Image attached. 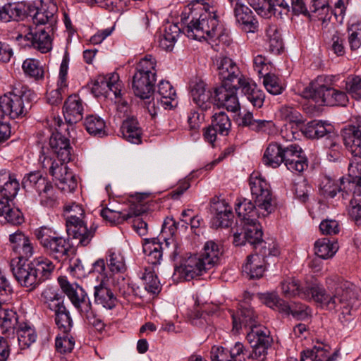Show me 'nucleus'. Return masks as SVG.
<instances>
[{"label": "nucleus", "instance_id": "nucleus-27", "mask_svg": "<svg viewBox=\"0 0 361 361\" xmlns=\"http://www.w3.org/2000/svg\"><path fill=\"white\" fill-rule=\"evenodd\" d=\"M265 259L259 253L250 255L243 266V273L250 279L261 278L266 269Z\"/></svg>", "mask_w": 361, "mask_h": 361}, {"label": "nucleus", "instance_id": "nucleus-63", "mask_svg": "<svg viewBox=\"0 0 361 361\" xmlns=\"http://www.w3.org/2000/svg\"><path fill=\"white\" fill-rule=\"evenodd\" d=\"M267 18H269L271 15L281 16L284 11L289 10L288 4L284 0H267Z\"/></svg>", "mask_w": 361, "mask_h": 361}, {"label": "nucleus", "instance_id": "nucleus-20", "mask_svg": "<svg viewBox=\"0 0 361 361\" xmlns=\"http://www.w3.org/2000/svg\"><path fill=\"white\" fill-rule=\"evenodd\" d=\"M122 83L116 73H112L106 76L99 77L92 87V92L97 95L110 96L112 92L114 96L120 94Z\"/></svg>", "mask_w": 361, "mask_h": 361}, {"label": "nucleus", "instance_id": "nucleus-58", "mask_svg": "<svg viewBox=\"0 0 361 361\" xmlns=\"http://www.w3.org/2000/svg\"><path fill=\"white\" fill-rule=\"evenodd\" d=\"M347 92L355 99L361 100V75H350L344 81Z\"/></svg>", "mask_w": 361, "mask_h": 361}, {"label": "nucleus", "instance_id": "nucleus-33", "mask_svg": "<svg viewBox=\"0 0 361 361\" xmlns=\"http://www.w3.org/2000/svg\"><path fill=\"white\" fill-rule=\"evenodd\" d=\"M239 87H240L242 92L253 106L261 108L263 106L265 94L255 82H250L246 78Z\"/></svg>", "mask_w": 361, "mask_h": 361}, {"label": "nucleus", "instance_id": "nucleus-30", "mask_svg": "<svg viewBox=\"0 0 361 361\" xmlns=\"http://www.w3.org/2000/svg\"><path fill=\"white\" fill-rule=\"evenodd\" d=\"M180 32V28L176 24H167L164 30L157 37L159 47L165 51H171Z\"/></svg>", "mask_w": 361, "mask_h": 361}, {"label": "nucleus", "instance_id": "nucleus-17", "mask_svg": "<svg viewBox=\"0 0 361 361\" xmlns=\"http://www.w3.org/2000/svg\"><path fill=\"white\" fill-rule=\"evenodd\" d=\"M239 85L219 86L214 90L216 101L219 106L227 111L236 112L240 109V104L237 95Z\"/></svg>", "mask_w": 361, "mask_h": 361}, {"label": "nucleus", "instance_id": "nucleus-39", "mask_svg": "<svg viewBox=\"0 0 361 361\" xmlns=\"http://www.w3.org/2000/svg\"><path fill=\"white\" fill-rule=\"evenodd\" d=\"M16 329L18 345L20 349L28 348L36 341L37 338L36 331L34 327L28 323L20 322Z\"/></svg>", "mask_w": 361, "mask_h": 361}, {"label": "nucleus", "instance_id": "nucleus-37", "mask_svg": "<svg viewBox=\"0 0 361 361\" xmlns=\"http://www.w3.org/2000/svg\"><path fill=\"white\" fill-rule=\"evenodd\" d=\"M243 225V233L247 238V243L253 245L255 249H257L259 245L266 244V242L262 240V226L257 223L256 220H250L241 223Z\"/></svg>", "mask_w": 361, "mask_h": 361}, {"label": "nucleus", "instance_id": "nucleus-25", "mask_svg": "<svg viewBox=\"0 0 361 361\" xmlns=\"http://www.w3.org/2000/svg\"><path fill=\"white\" fill-rule=\"evenodd\" d=\"M0 20L5 22L22 20L26 15V5L23 2H6L0 0Z\"/></svg>", "mask_w": 361, "mask_h": 361}, {"label": "nucleus", "instance_id": "nucleus-35", "mask_svg": "<svg viewBox=\"0 0 361 361\" xmlns=\"http://www.w3.org/2000/svg\"><path fill=\"white\" fill-rule=\"evenodd\" d=\"M231 316L233 328L236 330H238L242 324L245 326H250L251 329L254 326H257L255 324L257 315L253 309L246 303L240 305V308L237 313L235 314L233 312Z\"/></svg>", "mask_w": 361, "mask_h": 361}, {"label": "nucleus", "instance_id": "nucleus-38", "mask_svg": "<svg viewBox=\"0 0 361 361\" xmlns=\"http://www.w3.org/2000/svg\"><path fill=\"white\" fill-rule=\"evenodd\" d=\"M284 147L277 142H271L266 147L262 161L263 163L272 168L279 167L283 163Z\"/></svg>", "mask_w": 361, "mask_h": 361}, {"label": "nucleus", "instance_id": "nucleus-36", "mask_svg": "<svg viewBox=\"0 0 361 361\" xmlns=\"http://www.w3.org/2000/svg\"><path fill=\"white\" fill-rule=\"evenodd\" d=\"M300 130L305 137L311 139H318L330 134L333 130V126L326 121L314 120L307 123Z\"/></svg>", "mask_w": 361, "mask_h": 361}, {"label": "nucleus", "instance_id": "nucleus-10", "mask_svg": "<svg viewBox=\"0 0 361 361\" xmlns=\"http://www.w3.org/2000/svg\"><path fill=\"white\" fill-rule=\"evenodd\" d=\"M214 64L221 81V86L240 85L246 78L236 63L230 58L220 56L216 58Z\"/></svg>", "mask_w": 361, "mask_h": 361}, {"label": "nucleus", "instance_id": "nucleus-32", "mask_svg": "<svg viewBox=\"0 0 361 361\" xmlns=\"http://www.w3.org/2000/svg\"><path fill=\"white\" fill-rule=\"evenodd\" d=\"M157 93L160 98L157 100L165 109H171L178 104L176 90L171 84L166 80H161L157 86Z\"/></svg>", "mask_w": 361, "mask_h": 361}, {"label": "nucleus", "instance_id": "nucleus-44", "mask_svg": "<svg viewBox=\"0 0 361 361\" xmlns=\"http://www.w3.org/2000/svg\"><path fill=\"white\" fill-rule=\"evenodd\" d=\"M142 249L149 264L157 265L160 263L162 258V247L156 239H145Z\"/></svg>", "mask_w": 361, "mask_h": 361}, {"label": "nucleus", "instance_id": "nucleus-12", "mask_svg": "<svg viewBox=\"0 0 361 361\" xmlns=\"http://www.w3.org/2000/svg\"><path fill=\"white\" fill-rule=\"evenodd\" d=\"M59 283L63 292L80 314L91 313V302L82 287L77 283H71L63 277L59 278Z\"/></svg>", "mask_w": 361, "mask_h": 361}, {"label": "nucleus", "instance_id": "nucleus-62", "mask_svg": "<svg viewBox=\"0 0 361 361\" xmlns=\"http://www.w3.org/2000/svg\"><path fill=\"white\" fill-rule=\"evenodd\" d=\"M74 338L68 333L63 334L56 338L55 345L56 350L61 353H71L74 348Z\"/></svg>", "mask_w": 361, "mask_h": 361}, {"label": "nucleus", "instance_id": "nucleus-47", "mask_svg": "<svg viewBox=\"0 0 361 361\" xmlns=\"http://www.w3.org/2000/svg\"><path fill=\"white\" fill-rule=\"evenodd\" d=\"M314 250L315 254L319 258L326 259L332 257L336 253L338 245L336 242H331L329 238H324L315 242Z\"/></svg>", "mask_w": 361, "mask_h": 361}, {"label": "nucleus", "instance_id": "nucleus-24", "mask_svg": "<svg viewBox=\"0 0 361 361\" xmlns=\"http://www.w3.org/2000/svg\"><path fill=\"white\" fill-rule=\"evenodd\" d=\"M191 97L193 102L202 110L207 111L212 106V92L202 80L191 85Z\"/></svg>", "mask_w": 361, "mask_h": 361}, {"label": "nucleus", "instance_id": "nucleus-41", "mask_svg": "<svg viewBox=\"0 0 361 361\" xmlns=\"http://www.w3.org/2000/svg\"><path fill=\"white\" fill-rule=\"evenodd\" d=\"M35 269H36L38 278L41 283L49 279L52 276L55 265L52 261L44 256H39L31 261Z\"/></svg>", "mask_w": 361, "mask_h": 361}, {"label": "nucleus", "instance_id": "nucleus-6", "mask_svg": "<svg viewBox=\"0 0 361 361\" xmlns=\"http://www.w3.org/2000/svg\"><path fill=\"white\" fill-rule=\"evenodd\" d=\"M63 216L68 235L78 240V246L88 245L94 235L96 228H87L82 206L76 202L66 204L63 207Z\"/></svg>", "mask_w": 361, "mask_h": 361}, {"label": "nucleus", "instance_id": "nucleus-40", "mask_svg": "<svg viewBox=\"0 0 361 361\" xmlns=\"http://www.w3.org/2000/svg\"><path fill=\"white\" fill-rule=\"evenodd\" d=\"M94 302L106 309L111 310L115 307L116 298L113 292L103 282L94 287Z\"/></svg>", "mask_w": 361, "mask_h": 361}, {"label": "nucleus", "instance_id": "nucleus-11", "mask_svg": "<svg viewBox=\"0 0 361 361\" xmlns=\"http://www.w3.org/2000/svg\"><path fill=\"white\" fill-rule=\"evenodd\" d=\"M344 145L351 154L349 163L350 174L361 175V126L343 137Z\"/></svg>", "mask_w": 361, "mask_h": 361}, {"label": "nucleus", "instance_id": "nucleus-34", "mask_svg": "<svg viewBox=\"0 0 361 361\" xmlns=\"http://www.w3.org/2000/svg\"><path fill=\"white\" fill-rule=\"evenodd\" d=\"M40 300L51 311L59 310L64 305V297L56 287L46 286L40 295Z\"/></svg>", "mask_w": 361, "mask_h": 361}, {"label": "nucleus", "instance_id": "nucleus-7", "mask_svg": "<svg viewBox=\"0 0 361 361\" xmlns=\"http://www.w3.org/2000/svg\"><path fill=\"white\" fill-rule=\"evenodd\" d=\"M34 235L44 252L54 259L61 261L68 256L71 248L68 240L56 231L41 226L35 231Z\"/></svg>", "mask_w": 361, "mask_h": 361}, {"label": "nucleus", "instance_id": "nucleus-29", "mask_svg": "<svg viewBox=\"0 0 361 361\" xmlns=\"http://www.w3.org/2000/svg\"><path fill=\"white\" fill-rule=\"evenodd\" d=\"M120 132L122 137L130 143L138 145L142 142V130L134 117L127 118L123 121Z\"/></svg>", "mask_w": 361, "mask_h": 361}, {"label": "nucleus", "instance_id": "nucleus-19", "mask_svg": "<svg viewBox=\"0 0 361 361\" xmlns=\"http://www.w3.org/2000/svg\"><path fill=\"white\" fill-rule=\"evenodd\" d=\"M233 13L238 25L246 32H255L258 29V21L251 9L238 1L233 5Z\"/></svg>", "mask_w": 361, "mask_h": 361}, {"label": "nucleus", "instance_id": "nucleus-60", "mask_svg": "<svg viewBox=\"0 0 361 361\" xmlns=\"http://www.w3.org/2000/svg\"><path fill=\"white\" fill-rule=\"evenodd\" d=\"M264 76V85L266 90L271 94L278 95L282 93L284 87L279 78L274 74L265 73Z\"/></svg>", "mask_w": 361, "mask_h": 361}, {"label": "nucleus", "instance_id": "nucleus-14", "mask_svg": "<svg viewBox=\"0 0 361 361\" xmlns=\"http://www.w3.org/2000/svg\"><path fill=\"white\" fill-rule=\"evenodd\" d=\"M69 57L65 54L60 65L56 88L47 92V99L51 105H58L61 103L63 97L68 93V83L67 80Z\"/></svg>", "mask_w": 361, "mask_h": 361}, {"label": "nucleus", "instance_id": "nucleus-2", "mask_svg": "<svg viewBox=\"0 0 361 361\" xmlns=\"http://www.w3.org/2000/svg\"><path fill=\"white\" fill-rule=\"evenodd\" d=\"M49 147H42L39 162L44 169L49 170L61 190L68 192L74 191L77 188V180L67 166L72 156L69 140L61 133L54 132L49 139Z\"/></svg>", "mask_w": 361, "mask_h": 361}, {"label": "nucleus", "instance_id": "nucleus-52", "mask_svg": "<svg viewBox=\"0 0 361 361\" xmlns=\"http://www.w3.org/2000/svg\"><path fill=\"white\" fill-rule=\"evenodd\" d=\"M55 313V322L62 334L69 333L73 327V320L70 313L65 305L54 311Z\"/></svg>", "mask_w": 361, "mask_h": 361}, {"label": "nucleus", "instance_id": "nucleus-64", "mask_svg": "<svg viewBox=\"0 0 361 361\" xmlns=\"http://www.w3.org/2000/svg\"><path fill=\"white\" fill-rule=\"evenodd\" d=\"M288 310L283 312L285 314H291L294 318L298 320H304L310 315V310L308 307L303 304H295L292 306L288 305Z\"/></svg>", "mask_w": 361, "mask_h": 361}, {"label": "nucleus", "instance_id": "nucleus-3", "mask_svg": "<svg viewBox=\"0 0 361 361\" xmlns=\"http://www.w3.org/2000/svg\"><path fill=\"white\" fill-rule=\"evenodd\" d=\"M252 200H243L236 204L235 212L241 223L256 220L255 216L265 217L275 209V204L270 190V185L258 171L251 173L249 178Z\"/></svg>", "mask_w": 361, "mask_h": 361}, {"label": "nucleus", "instance_id": "nucleus-26", "mask_svg": "<svg viewBox=\"0 0 361 361\" xmlns=\"http://www.w3.org/2000/svg\"><path fill=\"white\" fill-rule=\"evenodd\" d=\"M156 78L152 75H143L135 73L133 78V90L135 94L141 99L150 97Z\"/></svg>", "mask_w": 361, "mask_h": 361}, {"label": "nucleus", "instance_id": "nucleus-13", "mask_svg": "<svg viewBox=\"0 0 361 361\" xmlns=\"http://www.w3.org/2000/svg\"><path fill=\"white\" fill-rule=\"evenodd\" d=\"M11 265L13 276L22 287L32 291L42 283L31 262L21 263L19 261L16 265Z\"/></svg>", "mask_w": 361, "mask_h": 361}, {"label": "nucleus", "instance_id": "nucleus-5", "mask_svg": "<svg viewBox=\"0 0 361 361\" xmlns=\"http://www.w3.org/2000/svg\"><path fill=\"white\" fill-rule=\"evenodd\" d=\"M336 78L334 75L317 77L305 88L302 96L319 105L345 106L348 101L347 94L333 87Z\"/></svg>", "mask_w": 361, "mask_h": 361}, {"label": "nucleus", "instance_id": "nucleus-55", "mask_svg": "<svg viewBox=\"0 0 361 361\" xmlns=\"http://www.w3.org/2000/svg\"><path fill=\"white\" fill-rule=\"evenodd\" d=\"M211 125L218 130L220 135H227L231 128V122L228 115L224 111L215 113Z\"/></svg>", "mask_w": 361, "mask_h": 361}, {"label": "nucleus", "instance_id": "nucleus-18", "mask_svg": "<svg viewBox=\"0 0 361 361\" xmlns=\"http://www.w3.org/2000/svg\"><path fill=\"white\" fill-rule=\"evenodd\" d=\"M56 29L49 28L31 29L25 38L30 41L31 46L41 53H47L52 49V41Z\"/></svg>", "mask_w": 361, "mask_h": 361}, {"label": "nucleus", "instance_id": "nucleus-48", "mask_svg": "<svg viewBox=\"0 0 361 361\" xmlns=\"http://www.w3.org/2000/svg\"><path fill=\"white\" fill-rule=\"evenodd\" d=\"M266 40L268 49L274 54H279L283 49V40L279 29L275 25H269L266 30Z\"/></svg>", "mask_w": 361, "mask_h": 361}, {"label": "nucleus", "instance_id": "nucleus-54", "mask_svg": "<svg viewBox=\"0 0 361 361\" xmlns=\"http://www.w3.org/2000/svg\"><path fill=\"white\" fill-rule=\"evenodd\" d=\"M84 126L86 130L91 135L98 136L105 135V122L97 116H87L85 119Z\"/></svg>", "mask_w": 361, "mask_h": 361}, {"label": "nucleus", "instance_id": "nucleus-42", "mask_svg": "<svg viewBox=\"0 0 361 361\" xmlns=\"http://www.w3.org/2000/svg\"><path fill=\"white\" fill-rule=\"evenodd\" d=\"M142 212L141 209L130 208L127 212L114 210L109 208H104L100 211V214L104 219L111 224H121L133 218V215H139Z\"/></svg>", "mask_w": 361, "mask_h": 361}, {"label": "nucleus", "instance_id": "nucleus-8", "mask_svg": "<svg viewBox=\"0 0 361 361\" xmlns=\"http://www.w3.org/2000/svg\"><path fill=\"white\" fill-rule=\"evenodd\" d=\"M23 185L25 188L33 189L37 192V200L42 206L54 208L59 204L56 190L39 171H32L27 174L23 178Z\"/></svg>", "mask_w": 361, "mask_h": 361}, {"label": "nucleus", "instance_id": "nucleus-45", "mask_svg": "<svg viewBox=\"0 0 361 361\" xmlns=\"http://www.w3.org/2000/svg\"><path fill=\"white\" fill-rule=\"evenodd\" d=\"M247 339L251 345L271 346L272 338L269 331L264 326H254L247 334Z\"/></svg>", "mask_w": 361, "mask_h": 361}, {"label": "nucleus", "instance_id": "nucleus-53", "mask_svg": "<svg viewBox=\"0 0 361 361\" xmlns=\"http://www.w3.org/2000/svg\"><path fill=\"white\" fill-rule=\"evenodd\" d=\"M259 298L267 307L274 310L283 313V312H287L289 310L288 303L280 299L276 293H262Z\"/></svg>", "mask_w": 361, "mask_h": 361}, {"label": "nucleus", "instance_id": "nucleus-31", "mask_svg": "<svg viewBox=\"0 0 361 361\" xmlns=\"http://www.w3.org/2000/svg\"><path fill=\"white\" fill-rule=\"evenodd\" d=\"M8 302H0V328L3 334L14 332L18 321L17 313L7 307Z\"/></svg>", "mask_w": 361, "mask_h": 361}, {"label": "nucleus", "instance_id": "nucleus-57", "mask_svg": "<svg viewBox=\"0 0 361 361\" xmlns=\"http://www.w3.org/2000/svg\"><path fill=\"white\" fill-rule=\"evenodd\" d=\"M156 59L152 55H147L140 59L137 65L135 73L143 75H152L153 77L156 78Z\"/></svg>", "mask_w": 361, "mask_h": 361}, {"label": "nucleus", "instance_id": "nucleus-28", "mask_svg": "<svg viewBox=\"0 0 361 361\" xmlns=\"http://www.w3.org/2000/svg\"><path fill=\"white\" fill-rule=\"evenodd\" d=\"M222 253L223 250L220 244L214 240H209L204 245L202 251L198 257L202 260L204 266L210 270L218 264Z\"/></svg>", "mask_w": 361, "mask_h": 361}, {"label": "nucleus", "instance_id": "nucleus-23", "mask_svg": "<svg viewBox=\"0 0 361 361\" xmlns=\"http://www.w3.org/2000/svg\"><path fill=\"white\" fill-rule=\"evenodd\" d=\"M84 104L77 94L70 95L63 105V116L68 123L73 124L82 120Z\"/></svg>", "mask_w": 361, "mask_h": 361}, {"label": "nucleus", "instance_id": "nucleus-61", "mask_svg": "<svg viewBox=\"0 0 361 361\" xmlns=\"http://www.w3.org/2000/svg\"><path fill=\"white\" fill-rule=\"evenodd\" d=\"M19 182L17 180L16 176L6 180L2 185L0 186V192L2 197L12 200L15 197L19 190Z\"/></svg>", "mask_w": 361, "mask_h": 361}, {"label": "nucleus", "instance_id": "nucleus-21", "mask_svg": "<svg viewBox=\"0 0 361 361\" xmlns=\"http://www.w3.org/2000/svg\"><path fill=\"white\" fill-rule=\"evenodd\" d=\"M211 210L213 214L212 225L214 228H227L231 225L233 219L232 208L225 200L212 201Z\"/></svg>", "mask_w": 361, "mask_h": 361}, {"label": "nucleus", "instance_id": "nucleus-51", "mask_svg": "<svg viewBox=\"0 0 361 361\" xmlns=\"http://www.w3.org/2000/svg\"><path fill=\"white\" fill-rule=\"evenodd\" d=\"M336 355L329 356L326 350L321 347H314L311 350H304L301 354L300 361H334Z\"/></svg>", "mask_w": 361, "mask_h": 361}, {"label": "nucleus", "instance_id": "nucleus-46", "mask_svg": "<svg viewBox=\"0 0 361 361\" xmlns=\"http://www.w3.org/2000/svg\"><path fill=\"white\" fill-rule=\"evenodd\" d=\"M339 180V189L343 190V193L348 195V192H353V199H361V175L350 176L348 169V178L342 177Z\"/></svg>", "mask_w": 361, "mask_h": 361}, {"label": "nucleus", "instance_id": "nucleus-56", "mask_svg": "<svg viewBox=\"0 0 361 361\" xmlns=\"http://www.w3.org/2000/svg\"><path fill=\"white\" fill-rule=\"evenodd\" d=\"M310 8L323 21L329 20L331 17L328 0H312Z\"/></svg>", "mask_w": 361, "mask_h": 361}, {"label": "nucleus", "instance_id": "nucleus-1", "mask_svg": "<svg viewBox=\"0 0 361 361\" xmlns=\"http://www.w3.org/2000/svg\"><path fill=\"white\" fill-rule=\"evenodd\" d=\"M197 1L196 8L190 12L191 20L187 22L189 16L182 18V20L187 23L183 32L188 38L199 41L202 39L208 40L212 47L220 44H228L231 39L219 20L216 4L209 0Z\"/></svg>", "mask_w": 361, "mask_h": 361}, {"label": "nucleus", "instance_id": "nucleus-59", "mask_svg": "<svg viewBox=\"0 0 361 361\" xmlns=\"http://www.w3.org/2000/svg\"><path fill=\"white\" fill-rule=\"evenodd\" d=\"M282 293L285 297L290 298L298 295L302 298V292L308 286L300 287L298 281L293 279H288L281 283Z\"/></svg>", "mask_w": 361, "mask_h": 361}, {"label": "nucleus", "instance_id": "nucleus-16", "mask_svg": "<svg viewBox=\"0 0 361 361\" xmlns=\"http://www.w3.org/2000/svg\"><path fill=\"white\" fill-rule=\"evenodd\" d=\"M209 270L197 255H190L185 259L175 269V274L185 281H190Z\"/></svg>", "mask_w": 361, "mask_h": 361}, {"label": "nucleus", "instance_id": "nucleus-49", "mask_svg": "<svg viewBox=\"0 0 361 361\" xmlns=\"http://www.w3.org/2000/svg\"><path fill=\"white\" fill-rule=\"evenodd\" d=\"M24 74L35 80H42L44 76V70L40 61L32 58L26 59L22 64Z\"/></svg>", "mask_w": 361, "mask_h": 361}, {"label": "nucleus", "instance_id": "nucleus-4", "mask_svg": "<svg viewBox=\"0 0 361 361\" xmlns=\"http://www.w3.org/2000/svg\"><path fill=\"white\" fill-rule=\"evenodd\" d=\"M326 283V289L317 284L308 285L302 292V298L312 300L327 310H337L348 306L355 298V293L348 282H336L328 279Z\"/></svg>", "mask_w": 361, "mask_h": 361}, {"label": "nucleus", "instance_id": "nucleus-43", "mask_svg": "<svg viewBox=\"0 0 361 361\" xmlns=\"http://www.w3.org/2000/svg\"><path fill=\"white\" fill-rule=\"evenodd\" d=\"M106 264L113 274H123L127 269L125 257L120 250H110L106 256Z\"/></svg>", "mask_w": 361, "mask_h": 361}, {"label": "nucleus", "instance_id": "nucleus-50", "mask_svg": "<svg viewBox=\"0 0 361 361\" xmlns=\"http://www.w3.org/2000/svg\"><path fill=\"white\" fill-rule=\"evenodd\" d=\"M140 279L144 281L145 288L148 293L155 295L160 292V281L152 267L145 268L140 273Z\"/></svg>", "mask_w": 361, "mask_h": 361}, {"label": "nucleus", "instance_id": "nucleus-22", "mask_svg": "<svg viewBox=\"0 0 361 361\" xmlns=\"http://www.w3.org/2000/svg\"><path fill=\"white\" fill-rule=\"evenodd\" d=\"M57 11L58 8L54 3L42 5L40 8L36 9V12L32 17L33 23L37 26L44 25L43 28H49V30L56 29Z\"/></svg>", "mask_w": 361, "mask_h": 361}, {"label": "nucleus", "instance_id": "nucleus-15", "mask_svg": "<svg viewBox=\"0 0 361 361\" xmlns=\"http://www.w3.org/2000/svg\"><path fill=\"white\" fill-rule=\"evenodd\" d=\"M283 163L293 173H300L308 166L307 159L303 154L302 148L297 145L284 147Z\"/></svg>", "mask_w": 361, "mask_h": 361}, {"label": "nucleus", "instance_id": "nucleus-9", "mask_svg": "<svg viewBox=\"0 0 361 361\" xmlns=\"http://www.w3.org/2000/svg\"><path fill=\"white\" fill-rule=\"evenodd\" d=\"M34 93L30 90L10 92L0 97V109L4 116L15 119L25 116L31 108Z\"/></svg>", "mask_w": 361, "mask_h": 361}]
</instances>
